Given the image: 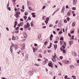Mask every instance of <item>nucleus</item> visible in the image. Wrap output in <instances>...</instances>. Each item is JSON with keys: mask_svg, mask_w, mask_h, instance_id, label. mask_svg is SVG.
I'll use <instances>...</instances> for the list:
<instances>
[{"mask_svg": "<svg viewBox=\"0 0 79 79\" xmlns=\"http://www.w3.org/2000/svg\"><path fill=\"white\" fill-rule=\"evenodd\" d=\"M56 12H57V11L56 10L54 12L53 14H52V15L53 16V15L54 14H55V13H56Z\"/></svg>", "mask_w": 79, "mask_h": 79, "instance_id": "obj_35", "label": "nucleus"}, {"mask_svg": "<svg viewBox=\"0 0 79 79\" xmlns=\"http://www.w3.org/2000/svg\"><path fill=\"white\" fill-rule=\"evenodd\" d=\"M53 35L51 34L50 35V40H52V38H53Z\"/></svg>", "mask_w": 79, "mask_h": 79, "instance_id": "obj_11", "label": "nucleus"}, {"mask_svg": "<svg viewBox=\"0 0 79 79\" xmlns=\"http://www.w3.org/2000/svg\"><path fill=\"white\" fill-rule=\"evenodd\" d=\"M15 16L17 18H18V16H19V15H18L17 14H15Z\"/></svg>", "mask_w": 79, "mask_h": 79, "instance_id": "obj_45", "label": "nucleus"}, {"mask_svg": "<svg viewBox=\"0 0 79 79\" xmlns=\"http://www.w3.org/2000/svg\"><path fill=\"white\" fill-rule=\"evenodd\" d=\"M48 21H49V18H46V20L45 21V23L46 24H47V23H48Z\"/></svg>", "mask_w": 79, "mask_h": 79, "instance_id": "obj_7", "label": "nucleus"}, {"mask_svg": "<svg viewBox=\"0 0 79 79\" xmlns=\"http://www.w3.org/2000/svg\"><path fill=\"white\" fill-rule=\"evenodd\" d=\"M34 71H30V73L31 74V75H32V74H34Z\"/></svg>", "mask_w": 79, "mask_h": 79, "instance_id": "obj_19", "label": "nucleus"}, {"mask_svg": "<svg viewBox=\"0 0 79 79\" xmlns=\"http://www.w3.org/2000/svg\"><path fill=\"white\" fill-rule=\"evenodd\" d=\"M20 20L21 21H24V20L23 19H20Z\"/></svg>", "mask_w": 79, "mask_h": 79, "instance_id": "obj_52", "label": "nucleus"}, {"mask_svg": "<svg viewBox=\"0 0 79 79\" xmlns=\"http://www.w3.org/2000/svg\"><path fill=\"white\" fill-rule=\"evenodd\" d=\"M76 24V23L75 22H73V23H72V27H75Z\"/></svg>", "mask_w": 79, "mask_h": 79, "instance_id": "obj_15", "label": "nucleus"}, {"mask_svg": "<svg viewBox=\"0 0 79 79\" xmlns=\"http://www.w3.org/2000/svg\"><path fill=\"white\" fill-rule=\"evenodd\" d=\"M45 8H46V6H44L42 8V9H45Z\"/></svg>", "mask_w": 79, "mask_h": 79, "instance_id": "obj_56", "label": "nucleus"}, {"mask_svg": "<svg viewBox=\"0 0 79 79\" xmlns=\"http://www.w3.org/2000/svg\"><path fill=\"white\" fill-rule=\"evenodd\" d=\"M62 33H63V32L62 31V30L61 31H59V34H61Z\"/></svg>", "mask_w": 79, "mask_h": 79, "instance_id": "obj_28", "label": "nucleus"}, {"mask_svg": "<svg viewBox=\"0 0 79 79\" xmlns=\"http://www.w3.org/2000/svg\"><path fill=\"white\" fill-rule=\"evenodd\" d=\"M77 63H79V60H77Z\"/></svg>", "mask_w": 79, "mask_h": 79, "instance_id": "obj_64", "label": "nucleus"}, {"mask_svg": "<svg viewBox=\"0 0 79 79\" xmlns=\"http://www.w3.org/2000/svg\"><path fill=\"white\" fill-rule=\"evenodd\" d=\"M44 44L45 45H47L48 44V42L47 41H45L44 42Z\"/></svg>", "mask_w": 79, "mask_h": 79, "instance_id": "obj_25", "label": "nucleus"}, {"mask_svg": "<svg viewBox=\"0 0 79 79\" xmlns=\"http://www.w3.org/2000/svg\"><path fill=\"white\" fill-rule=\"evenodd\" d=\"M67 21H69V20H70V19L69 17H68L67 18Z\"/></svg>", "mask_w": 79, "mask_h": 79, "instance_id": "obj_48", "label": "nucleus"}, {"mask_svg": "<svg viewBox=\"0 0 79 79\" xmlns=\"http://www.w3.org/2000/svg\"><path fill=\"white\" fill-rule=\"evenodd\" d=\"M52 60L53 62H56V60L55 58H57V56L55 53H54V55L52 56Z\"/></svg>", "mask_w": 79, "mask_h": 79, "instance_id": "obj_1", "label": "nucleus"}, {"mask_svg": "<svg viewBox=\"0 0 79 79\" xmlns=\"http://www.w3.org/2000/svg\"><path fill=\"white\" fill-rule=\"evenodd\" d=\"M58 63L59 64H60V65H61V66L62 65V64L60 62H58Z\"/></svg>", "mask_w": 79, "mask_h": 79, "instance_id": "obj_37", "label": "nucleus"}, {"mask_svg": "<svg viewBox=\"0 0 79 79\" xmlns=\"http://www.w3.org/2000/svg\"><path fill=\"white\" fill-rule=\"evenodd\" d=\"M46 64V62H44V61H43V65H45Z\"/></svg>", "mask_w": 79, "mask_h": 79, "instance_id": "obj_22", "label": "nucleus"}, {"mask_svg": "<svg viewBox=\"0 0 79 79\" xmlns=\"http://www.w3.org/2000/svg\"><path fill=\"white\" fill-rule=\"evenodd\" d=\"M31 26L32 27V26H33V23H32V22H31Z\"/></svg>", "mask_w": 79, "mask_h": 79, "instance_id": "obj_44", "label": "nucleus"}, {"mask_svg": "<svg viewBox=\"0 0 79 79\" xmlns=\"http://www.w3.org/2000/svg\"><path fill=\"white\" fill-rule=\"evenodd\" d=\"M13 47H14V44L12 43L10 47V51L11 53H13Z\"/></svg>", "mask_w": 79, "mask_h": 79, "instance_id": "obj_3", "label": "nucleus"}, {"mask_svg": "<svg viewBox=\"0 0 79 79\" xmlns=\"http://www.w3.org/2000/svg\"><path fill=\"white\" fill-rule=\"evenodd\" d=\"M29 9L30 10H32V8H31V7H29Z\"/></svg>", "mask_w": 79, "mask_h": 79, "instance_id": "obj_55", "label": "nucleus"}, {"mask_svg": "<svg viewBox=\"0 0 79 79\" xmlns=\"http://www.w3.org/2000/svg\"><path fill=\"white\" fill-rule=\"evenodd\" d=\"M27 27H29V26H30V24L29 23H27Z\"/></svg>", "mask_w": 79, "mask_h": 79, "instance_id": "obj_30", "label": "nucleus"}, {"mask_svg": "<svg viewBox=\"0 0 79 79\" xmlns=\"http://www.w3.org/2000/svg\"><path fill=\"white\" fill-rule=\"evenodd\" d=\"M22 8L23 10H24V5L22 6Z\"/></svg>", "mask_w": 79, "mask_h": 79, "instance_id": "obj_61", "label": "nucleus"}, {"mask_svg": "<svg viewBox=\"0 0 79 79\" xmlns=\"http://www.w3.org/2000/svg\"><path fill=\"white\" fill-rule=\"evenodd\" d=\"M39 55L40 58H42V54H40Z\"/></svg>", "mask_w": 79, "mask_h": 79, "instance_id": "obj_38", "label": "nucleus"}, {"mask_svg": "<svg viewBox=\"0 0 79 79\" xmlns=\"http://www.w3.org/2000/svg\"><path fill=\"white\" fill-rule=\"evenodd\" d=\"M24 18H25V21H26V19H27V16H24Z\"/></svg>", "mask_w": 79, "mask_h": 79, "instance_id": "obj_31", "label": "nucleus"}, {"mask_svg": "<svg viewBox=\"0 0 79 79\" xmlns=\"http://www.w3.org/2000/svg\"><path fill=\"white\" fill-rule=\"evenodd\" d=\"M25 44H23L22 45L21 49H22V50H24V48H25Z\"/></svg>", "mask_w": 79, "mask_h": 79, "instance_id": "obj_5", "label": "nucleus"}, {"mask_svg": "<svg viewBox=\"0 0 79 79\" xmlns=\"http://www.w3.org/2000/svg\"><path fill=\"white\" fill-rule=\"evenodd\" d=\"M73 55H74V56H77V53L75 52H74Z\"/></svg>", "mask_w": 79, "mask_h": 79, "instance_id": "obj_17", "label": "nucleus"}, {"mask_svg": "<svg viewBox=\"0 0 79 79\" xmlns=\"http://www.w3.org/2000/svg\"><path fill=\"white\" fill-rule=\"evenodd\" d=\"M58 43V42L57 41V40L56 41H54V43L55 44H57V43Z\"/></svg>", "mask_w": 79, "mask_h": 79, "instance_id": "obj_33", "label": "nucleus"}, {"mask_svg": "<svg viewBox=\"0 0 79 79\" xmlns=\"http://www.w3.org/2000/svg\"><path fill=\"white\" fill-rule=\"evenodd\" d=\"M19 28V27H18L16 28L15 29L16 30H18V29Z\"/></svg>", "mask_w": 79, "mask_h": 79, "instance_id": "obj_51", "label": "nucleus"}, {"mask_svg": "<svg viewBox=\"0 0 79 79\" xmlns=\"http://www.w3.org/2000/svg\"><path fill=\"white\" fill-rule=\"evenodd\" d=\"M9 2H8V3H7V7H9Z\"/></svg>", "mask_w": 79, "mask_h": 79, "instance_id": "obj_41", "label": "nucleus"}, {"mask_svg": "<svg viewBox=\"0 0 79 79\" xmlns=\"http://www.w3.org/2000/svg\"><path fill=\"white\" fill-rule=\"evenodd\" d=\"M73 44V41H70V45H72Z\"/></svg>", "mask_w": 79, "mask_h": 79, "instance_id": "obj_39", "label": "nucleus"}, {"mask_svg": "<svg viewBox=\"0 0 79 79\" xmlns=\"http://www.w3.org/2000/svg\"><path fill=\"white\" fill-rule=\"evenodd\" d=\"M23 35L24 37H25V38H26V37H27V34H26L25 33H23Z\"/></svg>", "mask_w": 79, "mask_h": 79, "instance_id": "obj_10", "label": "nucleus"}, {"mask_svg": "<svg viewBox=\"0 0 79 79\" xmlns=\"http://www.w3.org/2000/svg\"><path fill=\"white\" fill-rule=\"evenodd\" d=\"M58 74H59V75L60 76L61 75V72H60V71H59V72H58Z\"/></svg>", "mask_w": 79, "mask_h": 79, "instance_id": "obj_34", "label": "nucleus"}, {"mask_svg": "<svg viewBox=\"0 0 79 79\" xmlns=\"http://www.w3.org/2000/svg\"><path fill=\"white\" fill-rule=\"evenodd\" d=\"M7 9L9 10V11L11 10V8H10V7H7Z\"/></svg>", "mask_w": 79, "mask_h": 79, "instance_id": "obj_32", "label": "nucleus"}, {"mask_svg": "<svg viewBox=\"0 0 79 79\" xmlns=\"http://www.w3.org/2000/svg\"><path fill=\"white\" fill-rule=\"evenodd\" d=\"M15 34H18V33H19V31L17 30V31H15Z\"/></svg>", "mask_w": 79, "mask_h": 79, "instance_id": "obj_29", "label": "nucleus"}, {"mask_svg": "<svg viewBox=\"0 0 79 79\" xmlns=\"http://www.w3.org/2000/svg\"><path fill=\"white\" fill-rule=\"evenodd\" d=\"M6 29L8 31H9V29L7 27H6Z\"/></svg>", "mask_w": 79, "mask_h": 79, "instance_id": "obj_63", "label": "nucleus"}, {"mask_svg": "<svg viewBox=\"0 0 79 79\" xmlns=\"http://www.w3.org/2000/svg\"><path fill=\"white\" fill-rule=\"evenodd\" d=\"M75 65L76 66H79V63H77L75 64Z\"/></svg>", "mask_w": 79, "mask_h": 79, "instance_id": "obj_42", "label": "nucleus"}, {"mask_svg": "<svg viewBox=\"0 0 79 79\" xmlns=\"http://www.w3.org/2000/svg\"><path fill=\"white\" fill-rule=\"evenodd\" d=\"M65 6H63L62 9V10L61 11V13H63L64 14V12L65 11Z\"/></svg>", "mask_w": 79, "mask_h": 79, "instance_id": "obj_4", "label": "nucleus"}, {"mask_svg": "<svg viewBox=\"0 0 79 79\" xmlns=\"http://www.w3.org/2000/svg\"><path fill=\"white\" fill-rule=\"evenodd\" d=\"M44 62H46V63H47V62H48V59H45V60H44Z\"/></svg>", "mask_w": 79, "mask_h": 79, "instance_id": "obj_24", "label": "nucleus"}, {"mask_svg": "<svg viewBox=\"0 0 79 79\" xmlns=\"http://www.w3.org/2000/svg\"><path fill=\"white\" fill-rule=\"evenodd\" d=\"M44 25H45V23H42V25L44 26Z\"/></svg>", "mask_w": 79, "mask_h": 79, "instance_id": "obj_58", "label": "nucleus"}, {"mask_svg": "<svg viewBox=\"0 0 79 79\" xmlns=\"http://www.w3.org/2000/svg\"><path fill=\"white\" fill-rule=\"evenodd\" d=\"M12 40H15V37L14 35L12 36Z\"/></svg>", "mask_w": 79, "mask_h": 79, "instance_id": "obj_14", "label": "nucleus"}, {"mask_svg": "<svg viewBox=\"0 0 79 79\" xmlns=\"http://www.w3.org/2000/svg\"><path fill=\"white\" fill-rule=\"evenodd\" d=\"M24 27H25V28H27V26L26 25H24Z\"/></svg>", "mask_w": 79, "mask_h": 79, "instance_id": "obj_49", "label": "nucleus"}, {"mask_svg": "<svg viewBox=\"0 0 79 79\" xmlns=\"http://www.w3.org/2000/svg\"><path fill=\"white\" fill-rule=\"evenodd\" d=\"M67 20L66 19L64 20V23H67Z\"/></svg>", "mask_w": 79, "mask_h": 79, "instance_id": "obj_40", "label": "nucleus"}, {"mask_svg": "<svg viewBox=\"0 0 79 79\" xmlns=\"http://www.w3.org/2000/svg\"><path fill=\"white\" fill-rule=\"evenodd\" d=\"M68 36L70 37H71V35L69 33L68 34Z\"/></svg>", "mask_w": 79, "mask_h": 79, "instance_id": "obj_60", "label": "nucleus"}, {"mask_svg": "<svg viewBox=\"0 0 79 79\" xmlns=\"http://www.w3.org/2000/svg\"><path fill=\"white\" fill-rule=\"evenodd\" d=\"M50 66L52 68L53 67V64L50 63Z\"/></svg>", "mask_w": 79, "mask_h": 79, "instance_id": "obj_21", "label": "nucleus"}, {"mask_svg": "<svg viewBox=\"0 0 79 79\" xmlns=\"http://www.w3.org/2000/svg\"><path fill=\"white\" fill-rule=\"evenodd\" d=\"M15 40H18V37L16 36L15 37Z\"/></svg>", "mask_w": 79, "mask_h": 79, "instance_id": "obj_43", "label": "nucleus"}, {"mask_svg": "<svg viewBox=\"0 0 79 79\" xmlns=\"http://www.w3.org/2000/svg\"><path fill=\"white\" fill-rule=\"evenodd\" d=\"M71 13V10H69L68 13V15L69 16H70V14Z\"/></svg>", "mask_w": 79, "mask_h": 79, "instance_id": "obj_13", "label": "nucleus"}, {"mask_svg": "<svg viewBox=\"0 0 79 79\" xmlns=\"http://www.w3.org/2000/svg\"><path fill=\"white\" fill-rule=\"evenodd\" d=\"M77 2V1L76 0H75L73 1V4H75Z\"/></svg>", "mask_w": 79, "mask_h": 79, "instance_id": "obj_16", "label": "nucleus"}, {"mask_svg": "<svg viewBox=\"0 0 79 79\" xmlns=\"http://www.w3.org/2000/svg\"><path fill=\"white\" fill-rule=\"evenodd\" d=\"M62 52H63V53H65L66 52V50L64 49H63L62 50H61Z\"/></svg>", "mask_w": 79, "mask_h": 79, "instance_id": "obj_12", "label": "nucleus"}, {"mask_svg": "<svg viewBox=\"0 0 79 79\" xmlns=\"http://www.w3.org/2000/svg\"><path fill=\"white\" fill-rule=\"evenodd\" d=\"M68 78V76H65V77H64V78L65 79H66Z\"/></svg>", "mask_w": 79, "mask_h": 79, "instance_id": "obj_59", "label": "nucleus"}, {"mask_svg": "<svg viewBox=\"0 0 79 79\" xmlns=\"http://www.w3.org/2000/svg\"><path fill=\"white\" fill-rule=\"evenodd\" d=\"M15 24L16 25L17 24H18V23H17V21H16L15 22Z\"/></svg>", "mask_w": 79, "mask_h": 79, "instance_id": "obj_50", "label": "nucleus"}, {"mask_svg": "<svg viewBox=\"0 0 79 79\" xmlns=\"http://www.w3.org/2000/svg\"><path fill=\"white\" fill-rule=\"evenodd\" d=\"M20 24L21 26H22L23 25V23L22 22H20Z\"/></svg>", "mask_w": 79, "mask_h": 79, "instance_id": "obj_36", "label": "nucleus"}, {"mask_svg": "<svg viewBox=\"0 0 79 79\" xmlns=\"http://www.w3.org/2000/svg\"><path fill=\"white\" fill-rule=\"evenodd\" d=\"M72 77L73 78V79H76V78L77 77L76 76L73 75L72 76Z\"/></svg>", "mask_w": 79, "mask_h": 79, "instance_id": "obj_18", "label": "nucleus"}, {"mask_svg": "<svg viewBox=\"0 0 79 79\" xmlns=\"http://www.w3.org/2000/svg\"><path fill=\"white\" fill-rule=\"evenodd\" d=\"M63 45L64 46H62V47H60V51L62 50H63V49H64L65 48V47H66V43L64 42V44H63ZM64 45L65 46V47Z\"/></svg>", "mask_w": 79, "mask_h": 79, "instance_id": "obj_2", "label": "nucleus"}, {"mask_svg": "<svg viewBox=\"0 0 79 79\" xmlns=\"http://www.w3.org/2000/svg\"><path fill=\"white\" fill-rule=\"evenodd\" d=\"M58 20H56V23H55L56 24H57L58 23Z\"/></svg>", "mask_w": 79, "mask_h": 79, "instance_id": "obj_62", "label": "nucleus"}, {"mask_svg": "<svg viewBox=\"0 0 79 79\" xmlns=\"http://www.w3.org/2000/svg\"><path fill=\"white\" fill-rule=\"evenodd\" d=\"M74 68V65H70V68L71 69H73Z\"/></svg>", "mask_w": 79, "mask_h": 79, "instance_id": "obj_6", "label": "nucleus"}, {"mask_svg": "<svg viewBox=\"0 0 79 79\" xmlns=\"http://www.w3.org/2000/svg\"><path fill=\"white\" fill-rule=\"evenodd\" d=\"M76 8L75 7H73L72 8V10H76Z\"/></svg>", "mask_w": 79, "mask_h": 79, "instance_id": "obj_27", "label": "nucleus"}, {"mask_svg": "<svg viewBox=\"0 0 79 79\" xmlns=\"http://www.w3.org/2000/svg\"><path fill=\"white\" fill-rule=\"evenodd\" d=\"M15 2H16V0H12V2H13V3H15Z\"/></svg>", "mask_w": 79, "mask_h": 79, "instance_id": "obj_47", "label": "nucleus"}, {"mask_svg": "<svg viewBox=\"0 0 79 79\" xmlns=\"http://www.w3.org/2000/svg\"><path fill=\"white\" fill-rule=\"evenodd\" d=\"M16 14L17 15H19V14H20V12H17L16 13Z\"/></svg>", "mask_w": 79, "mask_h": 79, "instance_id": "obj_57", "label": "nucleus"}, {"mask_svg": "<svg viewBox=\"0 0 79 79\" xmlns=\"http://www.w3.org/2000/svg\"><path fill=\"white\" fill-rule=\"evenodd\" d=\"M32 15V17H33V18H35V16H36L35 15Z\"/></svg>", "mask_w": 79, "mask_h": 79, "instance_id": "obj_54", "label": "nucleus"}, {"mask_svg": "<svg viewBox=\"0 0 79 79\" xmlns=\"http://www.w3.org/2000/svg\"><path fill=\"white\" fill-rule=\"evenodd\" d=\"M63 56H60V59L61 60H62L63 59Z\"/></svg>", "mask_w": 79, "mask_h": 79, "instance_id": "obj_23", "label": "nucleus"}, {"mask_svg": "<svg viewBox=\"0 0 79 79\" xmlns=\"http://www.w3.org/2000/svg\"><path fill=\"white\" fill-rule=\"evenodd\" d=\"M28 20H31V17H28Z\"/></svg>", "mask_w": 79, "mask_h": 79, "instance_id": "obj_53", "label": "nucleus"}, {"mask_svg": "<svg viewBox=\"0 0 79 79\" xmlns=\"http://www.w3.org/2000/svg\"><path fill=\"white\" fill-rule=\"evenodd\" d=\"M18 45H17L16 44H15V50H17L18 49Z\"/></svg>", "mask_w": 79, "mask_h": 79, "instance_id": "obj_9", "label": "nucleus"}, {"mask_svg": "<svg viewBox=\"0 0 79 79\" xmlns=\"http://www.w3.org/2000/svg\"><path fill=\"white\" fill-rule=\"evenodd\" d=\"M37 49H38V48H33V52L34 53L36 50H37Z\"/></svg>", "mask_w": 79, "mask_h": 79, "instance_id": "obj_8", "label": "nucleus"}, {"mask_svg": "<svg viewBox=\"0 0 79 79\" xmlns=\"http://www.w3.org/2000/svg\"><path fill=\"white\" fill-rule=\"evenodd\" d=\"M27 14H28V13L27 12H25L24 14V15H25L27 16Z\"/></svg>", "mask_w": 79, "mask_h": 79, "instance_id": "obj_46", "label": "nucleus"}, {"mask_svg": "<svg viewBox=\"0 0 79 79\" xmlns=\"http://www.w3.org/2000/svg\"><path fill=\"white\" fill-rule=\"evenodd\" d=\"M54 48H55V49H56L57 48V45H55L54 46Z\"/></svg>", "mask_w": 79, "mask_h": 79, "instance_id": "obj_26", "label": "nucleus"}, {"mask_svg": "<svg viewBox=\"0 0 79 79\" xmlns=\"http://www.w3.org/2000/svg\"><path fill=\"white\" fill-rule=\"evenodd\" d=\"M65 64H69V61L66 60V62H65Z\"/></svg>", "mask_w": 79, "mask_h": 79, "instance_id": "obj_20", "label": "nucleus"}]
</instances>
